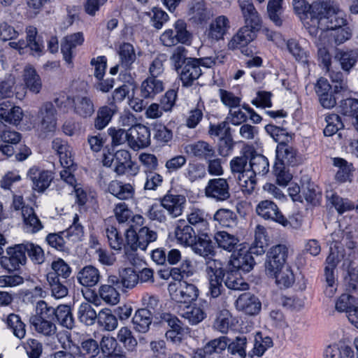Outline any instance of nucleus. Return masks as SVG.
Wrapping results in <instances>:
<instances>
[{"label": "nucleus", "instance_id": "nucleus-1", "mask_svg": "<svg viewBox=\"0 0 358 358\" xmlns=\"http://www.w3.org/2000/svg\"><path fill=\"white\" fill-rule=\"evenodd\" d=\"M354 234L350 226L344 230L335 231L331 234L330 252L326 259L324 275L329 287L335 282L334 271L338 263L343 260V267H349L357 258V243L354 241Z\"/></svg>", "mask_w": 358, "mask_h": 358}, {"label": "nucleus", "instance_id": "nucleus-2", "mask_svg": "<svg viewBox=\"0 0 358 358\" xmlns=\"http://www.w3.org/2000/svg\"><path fill=\"white\" fill-rule=\"evenodd\" d=\"M170 61L180 77L182 87H191L203 74L196 58L189 57L188 50L183 46H178L173 50Z\"/></svg>", "mask_w": 358, "mask_h": 358}, {"label": "nucleus", "instance_id": "nucleus-3", "mask_svg": "<svg viewBox=\"0 0 358 358\" xmlns=\"http://www.w3.org/2000/svg\"><path fill=\"white\" fill-rule=\"evenodd\" d=\"M125 237L127 245L125 247V257L131 264H138L140 258L136 253L137 249L145 250L150 243L155 241L157 234L147 227L131 224L126 229Z\"/></svg>", "mask_w": 358, "mask_h": 358}, {"label": "nucleus", "instance_id": "nucleus-4", "mask_svg": "<svg viewBox=\"0 0 358 358\" xmlns=\"http://www.w3.org/2000/svg\"><path fill=\"white\" fill-rule=\"evenodd\" d=\"M299 162L297 150L287 143L278 144L275 150V162L273 166V173L276 182L285 187L292 178L287 166H294Z\"/></svg>", "mask_w": 358, "mask_h": 358}, {"label": "nucleus", "instance_id": "nucleus-5", "mask_svg": "<svg viewBox=\"0 0 358 358\" xmlns=\"http://www.w3.org/2000/svg\"><path fill=\"white\" fill-rule=\"evenodd\" d=\"M249 155L236 157L230 162V167L238 183L244 194H251L255 190L257 181L253 176H250V170H246Z\"/></svg>", "mask_w": 358, "mask_h": 358}, {"label": "nucleus", "instance_id": "nucleus-6", "mask_svg": "<svg viewBox=\"0 0 358 358\" xmlns=\"http://www.w3.org/2000/svg\"><path fill=\"white\" fill-rule=\"evenodd\" d=\"M222 268L223 264L219 260L209 259L206 262V272L209 281L208 294L213 298L218 297L224 290L222 282L224 273Z\"/></svg>", "mask_w": 358, "mask_h": 358}, {"label": "nucleus", "instance_id": "nucleus-7", "mask_svg": "<svg viewBox=\"0 0 358 358\" xmlns=\"http://www.w3.org/2000/svg\"><path fill=\"white\" fill-rule=\"evenodd\" d=\"M27 261L24 243L7 248L6 255L0 257L1 266L9 272L19 270Z\"/></svg>", "mask_w": 358, "mask_h": 358}, {"label": "nucleus", "instance_id": "nucleus-8", "mask_svg": "<svg viewBox=\"0 0 358 358\" xmlns=\"http://www.w3.org/2000/svg\"><path fill=\"white\" fill-rule=\"evenodd\" d=\"M239 247L234 252L228 264L242 273H249L256 264L253 257L256 255V252H252L251 248L248 246L240 245Z\"/></svg>", "mask_w": 358, "mask_h": 358}, {"label": "nucleus", "instance_id": "nucleus-9", "mask_svg": "<svg viewBox=\"0 0 358 358\" xmlns=\"http://www.w3.org/2000/svg\"><path fill=\"white\" fill-rule=\"evenodd\" d=\"M323 1H314L310 4L306 0H293L292 5L295 14L303 22L310 20L311 22H318L321 15Z\"/></svg>", "mask_w": 358, "mask_h": 358}, {"label": "nucleus", "instance_id": "nucleus-10", "mask_svg": "<svg viewBox=\"0 0 358 358\" xmlns=\"http://www.w3.org/2000/svg\"><path fill=\"white\" fill-rule=\"evenodd\" d=\"M287 253V248L284 245H277L268 250L265 262L266 273L268 275L275 274L278 269L285 266Z\"/></svg>", "mask_w": 358, "mask_h": 358}, {"label": "nucleus", "instance_id": "nucleus-11", "mask_svg": "<svg viewBox=\"0 0 358 358\" xmlns=\"http://www.w3.org/2000/svg\"><path fill=\"white\" fill-rule=\"evenodd\" d=\"M342 89L341 86L336 85L334 92L331 86L326 78H320L315 85V92L319 97V101L322 106L325 108H331L336 104L337 97L336 94Z\"/></svg>", "mask_w": 358, "mask_h": 358}, {"label": "nucleus", "instance_id": "nucleus-12", "mask_svg": "<svg viewBox=\"0 0 358 358\" xmlns=\"http://www.w3.org/2000/svg\"><path fill=\"white\" fill-rule=\"evenodd\" d=\"M113 171L119 176L124 174L136 176L139 171V168L138 164L131 160L129 151L120 150L115 153Z\"/></svg>", "mask_w": 358, "mask_h": 358}, {"label": "nucleus", "instance_id": "nucleus-13", "mask_svg": "<svg viewBox=\"0 0 358 358\" xmlns=\"http://www.w3.org/2000/svg\"><path fill=\"white\" fill-rule=\"evenodd\" d=\"M205 194L216 201L227 200L230 197L227 180L222 178L209 180L205 188Z\"/></svg>", "mask_w": 358, "mask_h": 358}, {"label": "nucleus", "instance_id": "nucleus-14", "mask_svg": "<svg viewBox=\"0 0 358 358\" xmlns=\"http://www.w3.org/2000/svg\"><path fill=\"white\" fill-rule=\"evenodd\" d=\"M199 295V290L196 285L183 280L180 282L179 287L171 294V299L178 306H183L196 301Z\"/></svg>", "mask_w": 358, "mask_h": 358}, {"label": "nucleus", "instance_id": "nucleus-15", "mask_svg": "<svg viewBox=\"0 0 358 358\" xmlns=\"http://www.w3.org/2000/svg\"><path fill=\"white\" fill-rule=\"evenodd\" d=\"M66 101L71 105L77 115L87 118L94 113V105L90 97L83 95L66 96Z\"/></svg>", "mask_w": 358, "mask_h": 358}, {"label": "nucleus", "instance_id": "nucleus-16", "mask_svg": "<svg viewBox=\"0 0 358 358\" xmlns=\"http://www.w3.org/2000/svg\"><path fill=\"white\" fill-rule=\"evenodd\" d=\"M257 213L265 220H270L287 226L288 221L280 211L278 206L272 201L264 200L259 203L256 208Z\"/></svg>", "mask_w": 358, "mask_h": 358}, {"label": "nucleus", "instance_id": "nucleus-17", "mask_svg": "<svg viewBox=\"0 0 358 358\" xmlns=\"http://www.w3.org/2000/svg\"><path fill=\"white\" fill-rule=\"evenodd\" d=\"M129 147L134 150H138L150 144V131L148 127L138 124L130 128Z\"/></svg>", "mask_w": 358, "mask_h": 358}, {"label": "nucleus", "instance_id": "nucleus-18", "mask_svg": "<svg viewBox=\"0 0 358 358\" xmlns=\"http://www.w3.org/2000/svg\"><path fill=\"white\" fill-rule=\"evenodd\" d=\"M186 199L181 194H174L171 190L160 199V203L173 217L180 216L183 211Z\"/></svg>", "mask_w": 358, "mask_h": 358}, {"label": "nucleus", "instance_id": "nucleus-19", "mask_svg": "<svg viewBox=\"0 0 358 358\" xmlns=\"http://www.w3.org/2000/svg\"><path fill=\"white\" fill-rule=\"evenodd\" d=\"M38 118L40 120L39 127L43 132H52L55 130L56 109L51 102H46L41 107Z\"/></svg>", "mask_w": 358, "mask_h": 358}, {"label": "nucleus", "instance_id": "nucleus-20", "mask_svg": "<svg viewBox=\"0 0 358 358\" xmlns=\"http://www.w3.org/2000/svg\"><path fill=\"white\" fill-rule=\"evenodd\" d=\"M122 290L116 275L108 277L107 283L102 285L99 290L100 297L107 303L115 305L120 301L119 291Z\"/></svg>", "mask_w": 358, "mask_h": 358}, {"label": "nucleus", "instance_id": "nucleus-21", "mask_svg": "<svg viewBox=\"0 0 358 358\" xmlns=\"http://www.w3.org/2000/svg\"><path fill=\"white\" fill-rule=\"evenodd\" d=\"M185 151L188 155L199 160L206 161L216 157L214 147L204 141H198L187 144L185 147Z\"/></svg>", "mask_w": 358, "mask_h": 358}, {"label": "nucleus", "instance_id": "nucleus-22", "mask_svg": "<svg viewBox=\"0 0 358 358\" xmlns=\"http://www.w3.org/2000/svg\"><path fill=\"white\" fill-rule=\"evenodd\" d=\"M224 282L225 286L233 290L245 291L249 289V285L241 276V271H238L229 264L224 265Z\"/></svg>", "mask_w": 358, "mask_h": 358}, {"label": "nucleus", "instance_id": "nucleus-23", "mask_svg": "<svg viewBox=\"0 0 358 358\" xmlns=\"http://www.w3.org/2000/svg\"><path fill=\"white\" fill-rule=\"evenodd\" d=\"M321 15L318 16V22H315L319 26L321 24L325 29H333V24L337 18V12L341 11L336 2L332 0H325L322 3Z\"/></svg>", "mask_w": 358, "mask_h": 358}, {"label": "nucleus", "instance_id": "nucleus-24", "mask_svg": "<svg viewBox=\"0 0 358 358\" xmlns=\"http://www.w3.org/2000/svg\"><path fill=\"white\" fill-rule=\"evenodd\" d=\"M115 218L119 224H127L129 227L131 224L142 225L144 218L140 215H134L128 205L124 202L115 205L113 210Z\"/></svg>", "mask_w": 358, "mask_h": 358}, {"label": "nucleus", "instance_id": "nucleus-25", "mask_svg": "<svg viewBox=\"0 0 358 358\" xmlns=\"http://www.w3.org/2000/svg\"><path fill=\"white\" fill-rule=\"evenodd\" d=\"M256 31V30L250 28L249 26L241 27L238 33L232 38L229 45L234 49L242 48L241 52L249 55L248 49H245V47L255 38Z\"/></svg>", "mask_w": 358, "mask_h": 358}, {"label": "nucleus", "instance_id": "nucleus-26", "mask_svg": "<svg viewBox=\"0 0 358 358\" xmlns=\"http://www.w3.org/2000/svg\"><path fill=\"white\" fill-rule=\"evenodd\" d=\"M246 25L258 31L262 27V20L251 0H238Z\"/></svg>", "mask_w": 358, "mask_h": 358}, {"label": "nucleus", "instance_id": "nucleus-27", "mask_svg": "<svg viewBox=\"0 0 358 358\" xmlns=\"http://www.w3.org/2000/svg\"><path fill=\"white\" fill-rule=\"evenodd\" d=\"M237 308L248 315L257 314L262 308L259 299L250 292L241 294L236 301Z\"/></svg>", "mask_w": 358, "mask_h": 358}, {"label": "nucleus", "instance_id": "nucleus-28", "mask_svg": "<svg viewBox=\"0 0 358 358\" xmlns=\"http://www.w3.org/2000/svg\"><path fill=\"white\" fill-rule=\"evenodd\" d=\"M192 251L201 257H207L215 255V247L206 232L197 234L196 240L189 246Z\"/></svg>", "mask_w": 358, "mask_h": 358}, {"label": "nucleus", "instance_id": "nucleus-29", "mask_svg": "<svg viewBox=\"0 0 358 358\" xmlns=\"http://www.w3.org/2000/svg\"><path fill=\"white\" fill-rule=\"evenodd\" d=\"M84 41V35L81 31L67 35L63 38L61 43V52L66 62H71L73 50L78 45H83Z\"/></svg>", "mask_w": 358, "mask_h": 358}, {"label": "nucleus", "instance_id": "nucleus-30", "mask_svg": "<svg viewBox=\"0 0 358 358\" xmlns=\"http://www.w3.org/2000/svg\"><path fill=\"white\" fill-rule=\"evenodd\" d=\"M178 313L192 325L200 323L206 317L203 307L192 305V303L178 305Z\"/></svg>", "mask_w": 358, "mask_h": 358}, {"label": "nucleus", "instance_id": "nucleus-31", "mask_svg": "<svg viewBox=\"0 0 358 358\" xmlns=\"http://www.w3.org/2000/svg\"><path fill=\"white\" fill-rule=\"evenodd\" d=\"M28 176L33 182V189L38 192H44L53 180L52 174L48 171H41L36 168L29 170Z\"/></svg>", "mask_w": 358, "mask_h": 358}, {"label": "nucleus", "instance_id": "nucleus-32", "mask_svg": "<svg viewBox=\"0 0 358 358\" xmlns=\"http://www.w3.org/2000/svg\"><path fill=\"white\" fill-rule=\"evenodd\" d=\"M117 113V107L113 102L101 106L94 120V126L98 130L106 128L112 120L113 117Z\"/></svg>", "mask_w": 358, "mask_h": 358}, {"label": "nucleus", "instance_id": "nucleus-33", "mask_svg": "<svg viewBox=\"0 0 358 358\" xmlns=\"http://www.w3.org/2000/svg\"><path fill=\"white\" fill-rule=\"evenodd\" d=\"M250 158V176H253L256 180V176H265L269 171V162L268 159L262 154H258L253 150L249 154Z\"/></svg>", "mask_w": 358, "mask_h": 358}, {"label": "nucleus", "instance_id": "nucleus-34", "mask_svg": "<svg viewBox=\"0 0 358 358\" xmlns=\"http://www.w3.org/2000/svg\"><path fill=\"white\" fill-rule=\"evenodd\" d=\"M23 117V112L20 107L13 106L10 101H3L0 103V118L5 122L18 124Z\"/></svg>", "mask_w": 358, "mask_h": 358}, {"label": "nucleus", "instance_id": "nucleus-35", "mask_svg": "<svg viewBox=\"0 0 358 358\" xmlns=\"http://www.w3.org/2000/svg\"><path fill=\"white\" fill-rule=\"evenodd\" d=\"M52 148L59 156V162L63 167L69 168L73 165L71 152L66 141L56 138L52 142Z\"/></svg>", "mask_w": 358, "mask_h": 358}, {"label": "nucleus", "instance_id": "nucleus-36", "mask_svg": "<svg viewBox=\"0 0 358 358\" xmlns=\"http://www.w3.org/2000/svg\"><path fill=\"white\" fill-rule=\"evenodd\" d=\"M230 27L229 20L224 15H220L215 17L210 24L208 36L209 38L219 41L224 38Z\"/></svg>", "mask_w": 358, "mask_h": 358}, {"label": "nucleus", "instance_id": "nucleus-37", "mask_svg": "<svg viewBox=\"0 0 358 358\" xmlns=\"http://www.w3.org/2000/svg\"><path fill=\"white\" fill-rule=\"evenodd\" d=\"M339 112L348 117L358 131V99L348 98L341 101Z\"/></svg>", "mask_w": 358, "mask_h": 358}, {"label": "nucleus", "instance_id": "nucleus-38", "mask_svg": "<svg viewBox=\"0 0 358 358\" xmlns=\"http://www.w3.org/2000/svg\"><path fill=\"white\" fill-rule=\"evenodd\" d=\"M152 317L153 315L150 310L146 309L137 310L132 318L134 329L141 334L148 332L152 322Z\"/></svg>", "mask_w": 358, "mask_h": 358}, {"label": "nucleus", "instance_id": "nucleus-39", "mask_svg": "<svg viewBox=\"0 0 358 358\" xmlns=\"http://www.w3.org/2000/svg\"><path fill=\"white\" fill-rule=\"evenodd\" d=\"M326 199L328 205L334 207L340 215L355 208V205L350 200L340 196L333 191L326 192Z\"/></svg>", "mask_w": 358, "mask_h": 358}, {"label": "nucleus", "instance_id": "nucleus-40", "mask_svg": "<svg viewBox=\"0 0 358 358\" xmlns=\"http://www.w3.org/2000/svg\"><path fill=\"white\" fill-rule=\"evenodd\" d=\"M335 59L339 62L342 70L349 73L358 62V50H339Z\"/></svg>", "mask_w": 358, "mask_h": 358}, {"label": "nucleus", "instance_id": "nucleus-41", "mask_svg": "<svg viewBox=\"0 0 358 358\" xmlns=\"http://www.w3.org/2000/svg\"><path fill=\"white\" fill-rule=\"evenodd\" d=\"M197 231L192 226L185 223H180L175 229V236L181 245L190 246L197 237Z\"/></svg>", "mask_w": 358, "mask_h": 358}, {"label": "nucleus", "instance_id": "nucleus-42", "mask_svg": "<svg viewBox=\"0 0 358 358\" xmlns=\"http://www.w3.org/2000/svg\"><path fill=\"white\" fill-rule=\"evenodd\" d=\"M108 192L120 200H127L133 197L134 189L129 183L112 180L108 186Z\"/></svg>", "mask_w": 358, "mask_h": 358}, {"label": "nucleus", "instance_id": "nucleus-43", "mask_svg": "<svg viewBox=\"0 0 358 358\" xmlns=\"http://www.w3.org/2000/svg\"><path fill=\"white\" fill-rule=\"evenodd\" d=\"M100 272L93 266H84L77 274L78 282L85 287H93L100 280Z\"/></svg>", "mask_w": 358, "mask_h": 358}, {"label": "nucleus", "instance_id": "nucleus-44", "mask_svg": "<svg viewBox=\"0 0 358 358\" xmlns=\"http://www.w3.org/2000/svg\"><path fill=\"white\" fill-rule=\"evenodd\" d=\"M352 348L344 343L339 342L327 346L324 351V358H353Z\"/></svg>", "mask_w": 358, "mask_h": 358}, {"label": "nucleus", "instance_id": "nucleus-45", "mask_svg": "<svg viewBox=\"0 0 358 358\" xmlns=\"http://www.w3.org/2000/svg\"><path fill=\"white\" fill-rule=\"evenodd\" d=\"M164 90L162 80L155 78H148L141 85V96L144 99H153Z\"/></svg>", "mask_w": 358, "mask_h": 358}, {"label": "nucleus", "instance_id": "nucleus-46", "mask_svg": "<svg viewBox=\"0 0 358 358\" xmlns=\"http://www.w3.org/2000/svg\"><path fill=\"white\" fill-rule=\"evenodd\" d=\"M22 217L24 229L27 233L36 234L43 228V225L32 207L23 208Z\"/></svg>", "mask_w": 358, "mask_h": 358}, {"label": "nucleus", "instance_id": "nucleus-47", "mask_svg": "<svg viewBox=\"0 0 358 358\" xmlns=\"http://www.w3.org/2000/svg\"><path fill=\"white\" fill-rule=\"evenodd\" d=\"M208 215L200 209L193 210L187 216L189 225L192 226L199 233L206 232L208 229Z\"/></svg>", "mask_w": 358, "mask_h": 358}, {"label": "nucleus", "instance_id": "nucleus-48", "mask_svg": "<svg viewBox=\"0 0 358 358\" xmlns=\"http://www.w3.org/2000/svg\"><path fill=\"white\" fill-rule=\"evenodd\" d=\"M69 329L75 327V319L70 306L60 304L57 307L55 322Z\"/></svg>", "mask_w": 358, "mask_h": 358}, {"label": "nucleus", "instance_id": "nucleus-49", "mask_svg": "<svg viewBox=\"0 0 358 358\" xmlns=\"http://www.w3.org/2000/svg\"><path fill=\"white\" fill-rule=\"evenodd\" d=\"M25 31L27 47L38 55L42 53L44 49V43L42 37L38 34L36 27L28 26Z\"/></svg>", "mask_w": 358, "mask_h": 358}, {"label": "nucleus", "instance_id": "nucleus-50", "mask_svg": "<svg viewBox=\"0 0 358 358\" xmlns=\"http://www.w3.org/2000/svg\"><path fill=\"white\" fill-rule=\"evenodd\" d=\"M272 345L273 341L270 337L263 338L262 334L258 332L255 336L253 348L248 352V356L250 358H253L255 356L262 357Z\"/></svg>", "mask_w": 358, "mask_h": 358}, {"label": "nucleus", "instance_id": "nucleus-51", "mask_svg": "<svg viewBox=\"0 0 358 358\" xmlns=\"http://www.w3.org/2000/svg\"><path fill=\"white\" fill-rule=\"evenodd\" d=\"M183 176L190 182L201 180L206 176V166L197 162H189L183 171Z\"/></svg>", "mask_w": 358, "mask_h": 358}, {"label": "nucleus", "instance_id": "nucleus-52", "mask_svg": "<svg viewBox=\"0 0 358 358\" xmlns=\"http://www.w3.org/2000/svg\"><path fill=\"white\" fill-rule=\"evenodd\" d=\"M30 324L36 331L45 336H51L57 331L55 322L42 320L38 317H30Z\"/></svg>", "mask_w": 358, "mask_h": 358}, {"label": "nucleus", "instance_id": "nucleus-53", "mask_svg": "<svg viewBox=\"0 0 358 358\" xmlns=\"http://www.w3.org/2000/svg\"><path fill=\"white\" fill-rule=\"evenodd\" d=\"M266 229L257 225L255 231V240L251 246L252 252H256V256L263 255L266 251L268 245V239L266 236Z\"/></svg>", "mask_w": 358, "mask_h": 358}, {"label": "nucleus", "instance_id": "nucleus-54", "mask_svg": "<svg viewBox=\"0 0 358 358\" xmlns=\"http://www.w3.org/2000/svg\"><path fill=\"white\" fill-rule=\"evenodd\" d=\"M51 268L52 271L48 273L46 277L52 275L53 278L66 280L72 272L70 266L61 258L52 262Z\"/></svg>", "mask_w": 358, "mask_h": 358}, {"label": "nucleus", "instance_id": "nucleus-55", "mask_svg": "<svg viewBox=\"0 0 358 358\" xmlns=\"http://www.w3.org/2000/svg\"><path fill=\"white\" fill-rule=\"evenodd\" d=\"M24 80L26 87L34 94L40 92L42 83L39 75L33 67H26L24 72Z\"/></svg>", "mask_w": 358, "mask_h": 358}, {"label": "nucleus", "instance_id": "nucleus-56", "mask_svg": "<svg viewBox=\"0 0 358 358\" xmlns=\"http://www.w3.org/2000/svg\"><path fill=\"white\" fill-rule=\"evenodd\" d=\"M120 64L125 70L129 69L136 59L134 46L129 43H124L118 51Z\"/></svg>", "mask_w": 358, "mask_h": 358}, {"label": "nucleus", "instance_id": "nucleus-57", "mask_svg": "<svg viewBox=\"0 0 358 358\" xmlns=\"http://www.w3.org/2000/svg\"><path fill=\"white\" fill-rule=\"evenodd\" d=\"M217 246L229 252L232 251L239 242L238 238L224 231H217L214 235Z\"/></svg>", "mask_w": 358, "mask_h": 358}, {"label": "nucleus", "instance_id": "nucleus-58", "mask_svg": "<svg viewBox=\"0 0 358 358\" xmlns=\"http://www.w3.org/2000/svg\"><path fill=\"white\" fill-rule=\"evenodd\" d=\"M99 314L89 303H82L78 310V318L86 325H92L98 321Z\"/></svg>", "mask_w": 358, "mask_h": 358}, {"label": "nucleus", "instance_id": "nucleus-59", "mask_svg": "<svg viewBox=\"0 0 358 358\" xmlns=\"http://www.w3.org/2000/svg\"><path fill=\"white\" fill-rule=\"evenodd\" d=\"M6 324L8 329L13 332L16 338L22 339L25 336V324L18 315L14 313L9 314L6 317Z\"/></svg>", "mask_w": 358, "mask_h": 358}, {"label": "nucleus", "instance_id": "nucleus-60", "mask_svg": "<svg viewBox=\"0 0 358 358\" xmlns=\"http://www.w3.org/2000/svg\"><path fill=\"white\" fill-rule=\"evenodd\" d=\"M23 243L26 256L34 264H42L45 260V252L42 248L30 241H24Z\"/></svg>", "mask_w": 358, "mask_h": 358}, {"label": "nucleus", "instance_id": "nucleus-61", "mask_svg": "<svg viewBox=\"0 0 358 358\" xmlns=\"http://www.w3.org/2000/svg\"><path fill=\"white\" fill-rule=\"evenodd\" d=\"M101 355L99 358H108L121 351V348L118 345L117 341L110 336H103L99 344V351Z\"/></svg>", "mask_w": 358, "mask_h": 358}, {"label": "nucleus", "instance_id": "nucleus-62", "mask_svg": "<svg viewBox=\"0 0 358 358\" xmlns=\"http://www.w3.org/2000/svg\"><path fill=\"white\" fill-rule=\"evenodd\" d=\"M189 15L194 22L201 24L208 19V14L203 0H194L189 8Z\"/></svg>", "mask_w": 358, "mask_h": 358}, {"label": "nucleus", "instance_id": "nucleus-63", "mask_svg": "<svg viewBox=\"0 0 358 358\" xmlns=\"http://www.w3.org/2000/svg\"><path fill=\"white\" fill-rule=\"evenodd\" d=\"M247 345V338L245 336H238L229 341L228 352L238 358H245L248 355L246 352Z\"/></svg>", "mask_w": 358, "mask_h": 358}, {"label": "nucleus", "instance_id": "nucleus-64", "mask_svg": "<svg viewBox=\"0 0 358 358\" xmlns=\"http://www.w3.org/2000/svg\"><path fill=\"white\" fill-rule=\"evenodd\" d=\"M269 276L275 278L276 284L281 289L291 287L294 282V273L288 266L278 269L275 274Z\"/></svg>", "mask_w": 358, "mask_h": 358}]
</instances>
